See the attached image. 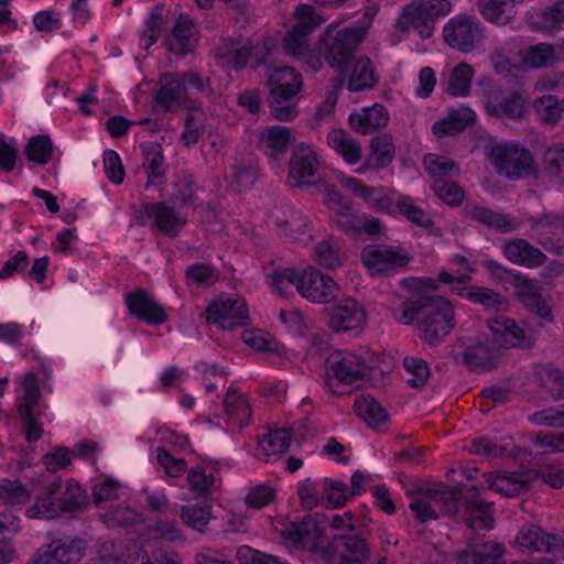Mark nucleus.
I'll return each instance as SVG.
<instances>
[{"label": "nucleus", "instance_id": "1", "mask_svg": "<svg viewBox=\"0 0 564 564\" xmlns=\"http://www.w3.org/2000/svg\"><path fill=\"white\" fill-rule=\"evenodd\" d=\"M398 321L403 325L416 322L420 338L429 346L436 347L456 327V315L453 303L440 295L417 293L404 301Z\"/></svg>", "mask_w": 564, "mask_h": 564}, {"label": "nucleus", "instance_id": "2", "mask_svg": "<svg viewBox=\"0 0 564 564\" xmlns=\"http://www.w3.org/2000/svg\"><path fill=\"white\" fill-rule=\"evenodd\" d=\"M89 498L83 487L74 479L55 480L45 487L42 496L28 509L29 518L54 519L63 512L85 510Z\"/></svg>", "mask_w": 564, "mask_h": 564}, {"label": "nucleus", "instance_id": "3", "mask_svg": "<svg viewBox=\"0 0 564 564\" xmlns=\"http://www.w3.org/2000/svg\"><path fill=\"white\" fill-rule=\"evenodd\" d=\"M295 13L297 21L283 39V47L289 54L302 59L313 72H318L323 66L322 55H315L310 50L308 35L322 23V19L307 4L297 7Z\"/></svg>", "mask_w": 564, "mask_h": 564}, {"label": "nucleus", "instance_id": "4", "mask_svg": "<svg viewBox=\"0 0 564 564\" xmlns=\"http://www.w3.org/2000/svg\"><path fill=\"white\" fill-rule=\"evenodd\" d=\"M367 29L364 26L336 30L328 26L321 40L319 53L330 67L344 68L355 59V54L364 41Z\"/></svg>", "mask_w": 564, "mask_h": 564}, {"label": "nucleus", "instance_id": "5", "mask_svg": "<svg viewBox=\"0 0 564 564\" xmlns=\"http://www.w3.org/2000/svg\"><path fill=\"white\" fill-rule=\"evenodd\" d=\"M370 547L358 534L334 535L327 545L315 549V561L321 564H369Z\"/></svg>", "mask_w": 564, "mask_h": 564}, {"label": "nucleus", "instance_id": "6", "mask_svg": "<svg viewBox=\"0 0 564 564\" xmlns=\"http://www.w3.org/2000/svg\"><path fill=\"white\" fill-rule=\"evenodd\" d=\"M489 158L497 173L511 180L528 176L533 170L530 152L518 144H495L490 150Z\"/></svg>", "mask_w": 564, "mask_h": 564}, {"label": "nucleus", "instance_id": "7", "mask_svg": "<svg viewBox=\"0 0 564 564\" xmlns=\"http://www.w3.org/2000/svg\"><path fill=\"white\" fill-rule=\"evenodd\" d=\"M448 0H416L403 9V19L406 20L422 39H429L435 28V21L451 12Z\"/></svg>", "mask_w": 564, "mask_h": 564}, {"label": "nucleus", "instance_id": "8", "mask_svg": "<svg viewBox=\"0 0 564 564\" xmlns=\"http://www.w3.org/2000/svg\"><path fill=\"white\" fill-rule=\"evenodd\" d=\"M451 355L470 370L492 369L497 366L498 354L488 343L460 337L452 346Z\"/></svg>", "mask_w": 564, "mask_h": 564}, {"label": "nucleus", "instance_id": "9", "mask_svg": "<svg viewBox=\"0 0 564 564\" xmlns=\"http://www.w3.org/2000/svg\"><path fill=\"white\" fill-rule=\"evenodd\" d=\"M411 260L409 252L387 246L366 247L361 261L372 275H391L404 269Z\"/></svg>", "mask_w": 564, "mask_h": 564}, {"label": "nucleus", "instance_id": "10", "mask_svg": "<svg viewBox=\"0 0 564 564\" xmlns=\"http://www.w3.org/2000/svg\"><path fill=\"white\" fill-rule=\"evenodd\" d=\"M446 44L463 53L473 52L482 41L479 24L470 17L452 18L443 29Z\"/></svg>", "mask_w": 564, "mask_h": 564}, {"label": "nucleus", "instance_id": "11", "mask_svg": "<svg viewBox=\"0 0 564 564\" xmlns=\"http://www.w3.org/2000/svg\"><path fill=\"white\" fill-rule=\"evenodd\" d=\"M206 318L223 329L232 330L248 323L249 313L242 299H219L207 306Z\"/></svg>", "mask_w": 564, "mask_h": 564}, {"label": "nucleus", "instance_id": "12", "mask_svg": "<svg viewBox=\"0 0 564 564\" xmlns=\"http://www.w3.org/2000/svg\"><path fill=\"white\" fill-rule=\"evenodd\" d=\"M512 286L519 302L532 314L545 322L553 321L552 308L543 295V286L538 280L525 276H512Z\"/></svg>", "mask_w": 564, "mask_h": 564}, {"label": "nucleus", "instance_id": "13", "mask_svg": "<svg viewBox=\"0 0 564 564\" xmlns=\"http://www.w3.org/2000/svg\"><path fill=\"white\" fill-rule=\"evenodd\" d=\"M339 288L333 278L308 267L302 270L299 293L314 303H329L337 297Z\"/></svg>", "mask_w": 564, "mask_h": 564}, {"label": "nucleus", "instance_id": "14", "mask_svg": "<svg viewBox=\"0 0 564 564\" xmlns=\"http://www.w3.org/2000/svg\"><path fill=\"white\" fill-rule=\"evenodd\" d=\"M318 165L317 153L310 144L302 142L294 145L289 165L290 185L310 187L312 183L307 178L316 174Z\"/></svg>", "mask_w": 564, "mask_h": 564}, {"label": "nucleus", "instance_id": "15", "mask_svg": "<svg viewBox=\"0 0 564 564\" xmlns=\"http://www.w3.org/2000/svg\"><path fill=\"white\" fill-rule=\"evenodd\" d=\"M487 325L492 333L494 341L505 348L519 347L531 348L535 339L525 333L513 319L500 315L487 319Z\"/></svg>", "mask_w": 564, "mask_h": 564}, {"label": "nucleus", "instance_id": "16", "mask_svg": "<svg viewBox=\"0 0 564 564\" xmlns=\"http://www.w3.org/2000/svg\"><path fill=\"white\" fill-rule=\"evenodd\" d=\"M87 550V541L80 538L64 536L54 539L39 552L45 564H74L79 562Z\"/></svg>", "mask_w": 564, "mask_h": 564}, {"label": "nucleus", "instance_id": "17", "mask_svg": "<svg viewBox=\"0 0 564 564\" xmlns=\"http://www.w3.org/2000/svg\"><path fill=\"white\" fill-rule=\"evenodd\" d=\"M366 321L364 307L351 297L341 299L329 308V325L337 333L360 329Z\"/></svg>", "mask_w": 564, "mask_h": 564}, {"label": "nucleus", "instance_id": "18", "mask_svg": "<svg viewBox=\"0 0 564 564\" xmlns=\"http://www.w3.org/2000/svg\"><path fill=\"white\" fill-rule=\"evenodd\" d=\"M126 304L130 315L151 325H160L167 321L164 308L152 299L145 289L139 288L128 293Z\"/></svg>", "mask_w": 564, "mask_h": 564}, {"label": "nucleus", "instance_id": "19", "mask_svg": "<svg viewBox=\"0 0 564 564\" xmlns=\"http://www.w3.org/2000/svg\"><path fill=\"white\" fill-rule=\"evenodd\" d=\"M327 364L339 383L359 387L365 371L362 358L350 351H337L327 359Z\"/></svg>", "mask_w": 564, "mask_h": 564}, {"label": "nucleus", "instance_id": "20", "mask_svg": "<svg viewBox=\"0 0 564 564\" xmlns=\"http://www.w3.org/2000/svg\"><path fill=\"white\" fill-rule=\"evenodd\" d=\"M460 499L466 513L470 516L465 520L467 527L471 529L492 528L491 505L480 498L478 487L468 488L465 494H462Z\"/></svg>", "mask_w": 564, "mask_h": 564}, {"label": "nucleus", "instance_id": "21", "mask_svg": "<svg viewBox=\"0 0 564 564\" xmlns=\"http://www.w3.org/2000/svg\"><path fill=\"white\" fill-rule=\"evenodd\" d=\"M505 547L494 541L469 545L456 556V564H501Z\"/></svg>", "mask_w": 564, "mask_h": 564}, {"label": "nucleus", "instance_id": "22", "mask_svg": "<svg viewBox=\"0 0 564 564\" xmlns=\"http://www.w3.org/2000/svg\"><path fill=\"white\" fill-rule=\"evenodd\" d=\"M350 127L360 134H370L387 126L389 113L384 106L375 104L349 115Z\"/></svg>", "mask_w": 564, "mask_h": 564}, {"label": "nucleus", "instance_id": "23", "mask_svg": "<svg viewBox=\"0 0 564 564\" xmlns=\"http://www.w3.org/2000/svg\"><path fill=\"white\" fill-rule=\"evenodd\" d=\"M193 22L188 17H181L169 36L165 39L166 48L180 56L194 52L196 39L193 30Z\"/></svg>", "mask_w": 564, "mask_h": 564}, {"label": "nucleus", "instance_id": "24", "mask_svg": "<svg viewBox=\"0 0 564 564\" xmlns=\"http://www.w3.org/2000/svg\"><path fill=\"white\" fill-rule=\"evenodd\" d=\"M485 109L491 117L508 118L511 120H519L527 112L525 101L518 91H513L510 95L502 97L500 100L491 95L485 101Z\"/></svg>", "mask_w": 564, "mask_h": 564}, {"label": "nucleus", "instance_id": "25", "mask_svg": "<svg viewBox=\"0 0 564 564\" xmlns=\"http://www.w3.org/2000/svg\"><path fill=\"white\" fill-rule=\"evenodd\" d=\"M454 292L474 304L481 305L486 311H503L507 300L492 289L480 285L457 286Z\"/></svg>", "mask_w": 564, "mask_h": 564}, {"label": "nucleus", "instance_id": "26", "mask_svg": "<svg viewBox=\"0 0 564 564\" xmlns=\"http://www.w3.org/2000/svg\"><path fill=\"white\" fill-rule=\"evenodd\" d=\"M161 88L156 95V102L165 110L172 111L186 100V87L176 74H164L160 79Z\"/></svg>", "mask_w": 564, "mask_h": 564}, {"label": "nucleus", "instance_id": "27", "mask_svg": "<svg viewBox=\"0 0 564 564\" xmlns=\"http://www.w3.org/2000/svg\"><path fill=\"white\" fill-rule=\"evenodd\" d=\"M465 214L469 219L503 234L514 231L519 227L516 219L482 206H468Z\"/></svg>", "mask_w": 564, "mask_h": 564}, {"label": "nucleus", "instance_id": "28", "mask_svg": "<svg viewBox=\"0 0 564 564\" xmlns=\"http://www.w3.org/2000/svg\"><path fill=\"white\" fill-rule=\"evenodd\" d=\"M485 482L488 488L506 497L518 496L527 490L530 485V478L524 474H484Z\"/></svg>", "mask_w": 564, "mask_h": 564}, {"label": "nucleus", "instance_id": "29", "mask_svg": "<svg viewBox=\"0 0 564 564\" xmlns=\"http://www.w3.org/2000/svg\"><path fill=\"white\" fill-rule=\"evenodd\" d=\"M291 129L281 126H271L261 132L259 147L273 161L283 155L291 141Z\"/></svg>", "mask_w": 564, "mask_h": 564}, {"label": "nucleus", "instance_id": "30", "mask_svg": "<svg viewBox=\"0 0 564 564\" xmlns=\"http://www.w3.org/2000/svg\"><path fill=\"white\" fill-rule=\"evenodd\" d=\"M503 253L513 263L538 267L545 262V254L524 239H514L503 247Z\"/></svg>", "mask_w": 564, "mask_h": 564}, {"label": "nucleus", "instance_id": "31", "mask_svg": "<svg viewBox=\"0 0 564 564\" xmlns=\"http://www.w3.org/2000/svg\"><path fill=\"white\" fill-rule=\"evenodd\" d=\"M354 409L356 414L362 419L368 426L377 431L387 429L389 415L387 410L372 397L360 395L355 400Z\"/></svg>", "mask_w": 564, "mask_h": 564}, {"label": "nucleus", "instance_id": "32", "mask_svg": "<svg viewBox=\"0 0 564 564\" xmlns=\"http://www.w3.org/2000/svg\"><path fill=\"white\" fill-rule=\"evenodd\" d=\"M475 121V112L467 107L452 109L447 116L433 124V133L441 138L464 131Z\"/></svg>", "mask_w": 564, "mask_h": 564}, {"label": "nucleus", "instance_id": "33", "mask_svg": "<svg viewBox=\"0 0 564 564\" xmlns=\"http://www.w3.org/2000/svg\"><path fill=\"white\" fill-rule=\"evenodd\" d=\"M285 539L291 540L296 544H301L304 547L312 549L313 556L315 557V549L321 547L317 541L322 536V532L311 518H305L302 522L291 523L283 531Z\"/></svg>", "mask_w": 564, "mask_h": 564}, {"label": "nucleus", "instance_id": "34", "mask_svg": "<svg viewBox=\"0 0 564 564\" xmlns=\"http://www.w3.org/2000/svg\"><path fill=\"white\" fill-rule=\"evenodd\" d=\"M371 154L365 162V166L370 170L384 169L391 164L395 155L393 139L388 133L379 134L370 141Z\"/></svg>", "mask_w": 564, "mask_h": 564}, {"label": "nucleus", "instance_id": "35", "mask_svg": "<svg viewBox=\"0 0 564 564\" xmlns=\"http://www.w3.org/2000/svg\"><path fill=\"white\" fill-rule=\"evenodd\" d=\"M327 143L348 164L354 165L361 160V145L359 141L341 129H333L327 134Z\"/></svg>", "mask_w": 564, "mask_h": 564}, {"label": "nucleus", "instance_id": "36", "mask_svg": "<svg viewBox=\"0 0 564 564\" xmlns=\"http://www.w3.org/2000/svg\"><path fill=\"white\" fill-rule=\"evenodd\" d=\"M555 541V535L547 534L536 525L522 528L517 536L518 546L529 552H551Z\"/></svg>", "mask_w": 564, "mask_h": 564}, {"label": "nucleus", "instance_id": "37", "mask_svg": "<svg viewBox=\"0 0 564 564\" xmlns=\"http://www.w3.org/2000/svg\"><path fill=\"white\" fill-rule=\"evenodd\" d=\"M149 213L154 217L155 225L167 237H176L185 226L186 219L175 213L173 207L164 203H154Z\"/></svg>", "mask_w": 564, "mask_h": 564}, {"label": "nucleus", "instance_id": "38", "mask_svg": "<svg viewBox=\"0 0 564 564\" xmlns=\"http://www.w3.org/2000/svg\"><path fill=\"white\" fill-rule=\"evenodd\" d=\"M530 231L533 237L545 248L551 249L554 242L549 235L554 234L557 229L564 227L563 217L553 214H543L539 217L528 218Z\"/></svg>", "mask_w": 564, "mask_h": 564}, {"label": "nucleus", "instance_id": "39", "mask_svg": "<svg viewBox=\"0 0 564 564\" xmlns=\"http://www.w3.org/2000/svg\"><path fill=\"white\" fill-rule=\"evenodd\" d=\"M297 95L270 89L268 104L271 115L280 121H289L297 116Z\"/></svg>", "mask_w": 564, "mask_h": 564}, {"label": "nucleus", "instance_id": "40", "mask_svg": "<svg viewBox=\"0 0 564 564\" xmlns=\"http://www.w3.org/2000/svg\"><path fill=\"white\" fill-rule=\"evenodd\" d=\"M225 411L228 422L241 429L249 423L251 419V409L247 400L235 389L227 390L224 400Z\"/></svg>", "mask_w": 564, "mask_h": 564}, {"label": "nucleus", "instance_id": "41", "mask_svg": "<svg viewBox=\"0 0 564 564\" xmlns=\"http://www.w3.org/2000/svg\"><path fill=\"white\" fill-rule=\"evenodd\" d=\"M144 167L148 175L147 186L161 187L164 184L163 155L161 147L156 143L142 145Z\"/></svg>", "mask_w": 564, "mask_h": 564}, {"label": "nucleus", "instance_id": "42", "mask_svg": "<svg viewBox=\"0 0 564 564\" xmlns=\"http://www.w3.org/2000/svg\"><path fill=\"white\" fill-rule=\"evenodd\" d=\"M522 0H480L478 8L488 21L506 24L516 15V6Z\"/></svg>", "mask_w": 564, "mask_h": 564}, {"label": "nucleus", "instance_id": "43", "mask_svg": "<svg viewBox=\"0 0 564 564\" xmlns=\"http://www.w3.org/2000/svg\"><path fill=\"white\" fill-rule=\"evenodd\" d=\"M533 109L544 124L554 126L564 112V98L556 95L544 94L534 99Z\"/></svg>", "mask_w": 564, "mask_h": 564}, {"label": "nucleus", "instance_id": "44", "mask_svg": "<svg viewBox=\"0 0 564 564\" xmlns=\"http://www.w3.org/2000/svg\"><path fill=\"white\" fill-rule=\"evenodd\" d=\"M270 89L297 95L302 88V77L290 66L276 67L269 77Z\"/></svg>", "mask_w": 564, "mask_h": 564}, {"label": "nucleus", "instance_id": "45", "mask_svg": "<svg viewBox=\"0 0 564 564\" xmlns=\"http://www.w3.org/2000/svg\"><path fill=\"white\" fill-rule=\"evenodd\" d=\"M376 82L371 61L366 56L356 59L350 73L348 88L351 91H360L372 88Z\"/></svg>", "mask_w": 564, "mask_h": 564}, {"label": "nucleus", "instance_id": "46", "mask_svg": "<svg viewBox=\"0 0 564 564\" xmlns=\"http://www.w3.org/2000/svg\"><path fill=\"white\" fill-rule=\"evenodd\" d=\"M556 47L547 43H539L527 48L523 61L533 68L553 66L557 62Z\"/></svg>", "mask_w": 564, "mask_h": 564}, {"label": "nucleus", "instance_id": "47", "mask_svg": "<svg viewBox=\"0 0 564 564\" xmlns=\"http://www.w3.org/2000/svg\"><path fill=\"white\" fill-rule=\"evenodd\" d=\"M460 497L462 490L459 487H442L441 489H429L426 491V498L433 501L436 510L449 514L458 510V499H460Z\"/></svg>", "mask_w": 564, "mask_h": 564}, {"label": "nucleus", "instance_id": "48", "mask_svg": "<svg viewBox=\"0 0 564 564\" xmlns=\"http://www.w3.org/2000/svg\"><path fill=\"white\" fill-rule=\"evenodd\" d=\"M474 69L466 63H460L452 70L446 91L452 96L465 97L469 94Z\"/></svg>", "mask_w": 564, "mask_h": 564}, {"label": "nucleus", "instance_id": "49", "mask_svg": "<svg viewBox=\"0 0 564 564\" xmlns=\"http://www.w3.org/2000/svg\"><path fill=\"white\" fill-rule=\"evenodd\" d=\"M53 143L48 135L39 134L32 137L25 145L26 159L37 164H46L52 159Z\"/></svg>", "mask_w": 564, "mask_h": 564}, {"label": "nucleus", "instance_id": "50", "mask_svg": "<svg viewBox=\"0 0 564 564\" xmlns=\"http://www.w3.org/2000/svg\"><path fill=\"white\" fill-rule=\"evenodd\" d=\"M212 518V506L208 503H196L183 506L181 509V519L185 524L203 532Z\"/></svg>", "mask_w": 564, "mask_h": 564}, {"label": "nucleus", "instance_id": "51", "mask_svg": "<svg viewBox=\"0 0 564 564\" xmlns=\"http://www.w3.org/2000/svg\"><path fill=\"white\" fill-rule=\"evenodd\" d=\"M397 207L399 213L411 223L423 228L433 226V220L430 218V216L422 208L414 205L411 197L400 196L397 202Z\"/></svg>", "mask_w": 564, "mask_h": 564}, {"label": "nucleus", "instance_id": "52", "mask_svg": "<svg viewBox=\"0 0 564 564\" xmlns=\"http://www.w3.org/2000/svg\"><path fill=\"white\" fill-rule=\"evenodd\" d=\"M404 369L409 372L408 384L412 388H421L430 377L427 362L420 357H405Z\"/></svg>", "mask_w": 564, "mask_h": 564}, {"label": "nucleus", "instance_id": "53", "mask_svg": "<svg viewBox=\"0 0 564 564\" xmlns=\"http://www.w3.org/2000/svg\"><path fill=\"white\" fill-rule=\"evenodd\" d=\"M291 431L289 429H279L270 431L260 441L267 455L285 453L290 446Z\"/></svg>", "mask_w": 564, "mask_h": 564}, {"label": "nucleus", "instance_id": "54", "mask_svg": "<svg viewBox=\"0 0 564 564\" xmlns=\"http://www.w3.org/2000/svg\"><path fill=\"white\" fill-rule=\"evenodd\" d=\"M433 191L440 199L451 206H458L464 199V189L454 182L445 181L442 177L434 181Z\"/></svg>", "mask_w": 564, "mask_h": 564}, {"label": "nucleus", "instance_id": "55", "mask_svg": "<svg viewBox=\"0 0 564 564\" xmlns=\"http://www.w3.org/2000/svg\"><path fill=\"white\" fill-rule=\"evenodd\" d=\"M301 274L302 270H295L292 268L279 269L270 275L271 284L280 295L288 294V290L292 285H294L299 291V284L301 283Z\"/></svg>", "mask_w": 564, "mask_h": 564}, {"label": "nucleus", "instance_id": "56", "mask_svg": "<svg viewBox=\"0 0 564 564\" xmlns=\"http://www.w3.org/2000/svg\"><path fill=\"white\" fill-rule=\"evenodd\" d=\"M423 163L431 175L449 176L458 173L455 161L447 156L429 153Z\"/></svg>", "mask_w": 564, "mask_h": 564}, {"label": "nucleus", "instance_id": "57", "mask_svg": "<svg viewBox=\"0 0 564 564\" xmlns=\"http://www.w3.org/2000/svg\"><path fill=\"white\" fill-rule=\"evenodd\" d=\"M535 425H545L553 429L564 427V404L536 411L529 416Z\"/></svg>", "mask_w": 564, "mask_h": 564}, {"label": "nucleus", "instance_id": "58", "mask_svg": "<svg viewBox=\"0 0 564 564\" xmlns=\"http://www.w3.org/2000/svg\"><path fill=\"white\" fill-rule=\"evenodd\" d=\"M137 518L138 513L127 506H117L102 514V521L109 528L132 525Z\"/></svg>", "mask_w": 564, "mask_h": 564}, {"label": "nucleus", "instance_id": "59", "mask_svg": "<svg viewBox=\"0 0 564 564\" xmlns=\"http://www.w3.org/2000/svg\"><path fill=\"white\" fill-rule=\"evenodd\" d=\"M333 224L347 235L361 234V219L350 209L335 210Z\"/></svg>", "mask_w": 564, "mask_h": 564}, {"label": "nucleus", "instance_id": "60", "mask_svg": "<svg viewBox=\"0 0 564 564\" xmlns=\"http://www.w3.org/2000/svg\"><path fill=\"white\" fill-rule=\"evenodd\" d=\"M189 488L200 496H207L210 492V487L215 481L214 475H207L204 468H192L187 474Z\"/></svg>", "mask_w": 564, "mask_h": 564}, {"label": "nucleus", "instance_id": "61", "mask_svg": "<svg viewBox=\"0 0 564 564\" xmlns=\"http://www.w3.org/2000/svg\"><path fill=\"white\" fill-rule=\"evenodd\" d=\"M544 169L556 178L564 181V148H551L544 153Z\"/></svg>", "mask_w": 564, "mask_h": 564}, {"label": "nucleus", "instance_id": "62", "mask_svg": "<svg viewBox=\"0 0 564 564\" xmlns=\"http://www.w3.org/2000/svg\"><path fill=\"white\" fill-rule=\"evenodd\" d=\"M543 386L554 400L564 399V375L560 369H546L543 375Z\"/></svg>", "mask_w": 564, "mask_h": 564}, {"label": "nucleus", "instance_id": "63", "mask_svg": "<svg viewBox=\"0 0 564 564\" xmlns=\"http://www.w3.org/2000/svg\"><path fill=\"white\" fill-rule=\"evenodd\" d=\"M532 444L551 453H564V433H538Z\"/></svg>", "mask_w": 564, "mask_h": 564}, {"label": "nucleus", "instance_id": "64", "mask_svg": "<svg viewBox=\"0 0 564 564\" xmlns=\"http://www.w3.org/2000/svg\"><path fill=\"white\" fill-rule=\"evenodd\" d=\"M540 21L535 24L542 30H552L557 24L564 21V0L556 1L553 6L547 8L539 17Z\"/></svg>", "mask_w": 564, "mask_h": 564}]
</instances>
